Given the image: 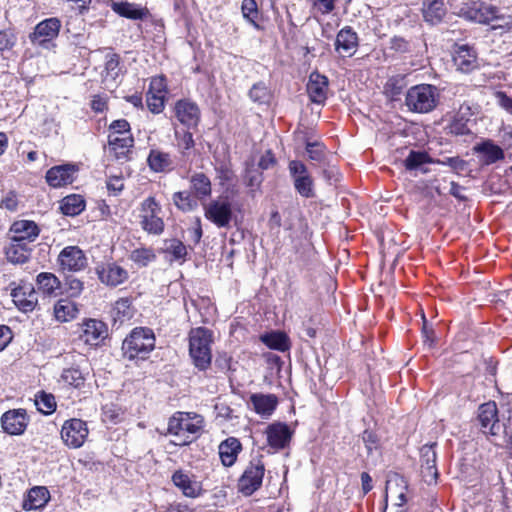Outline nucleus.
Masks as SVG:
<instances>
[{"label": "nucleus", "instance_id": "obj_1", "mask_svg": "<svg viewBox=\"0 0 512 512\" xmlns=\"http://www.w3.org/2000/svg\"><path fill=\"white\" fill-rule=\"evenodd\" d=\"M204 425L203 417L192 412H177L168 423L171 442L177 446L190 444L198 437Z\"/></svg>", "mask_w": 512, "mask_h": 512}, {"label": "nucleus", "instance_id": "obj_2", "mask_svg": "<svg viewBox=\"0 0 512 512\" xmlns=\"http://www.w3.org/2000/svg\"><path fill=\"white\" fill-rule=\"evenodd\" d=\"M212 332L203 327H197L189 333V353L197 368L207 369L211 364Z\"/></svg>", "mask_w": 512, "mask_h": 512}, {"label": "nucleus", "instance_id": "obj_3", "mask_svg": "<svg viewBox=\"0 0 512 512\" xmlns=\"http://www.w3.org/2000/svg\"><path fill=\"white\" fill-rule=\"evenodd\" d=\"M155 347V336L149 328H135L124 340L122 350L130 359H145Z\"/></svg>", "mask_w": 512, "mask_h": 512}, {"label": "nucleus", "instance_id": "obj_4", "mask_svg": "<svg viewBox=\"0 0 512 512\" xmlns=\"http://www.w3.org/2000/svg\"><path fill=\"white\" fill-rule=\"evenodd\" d=\"M438 101L437 90L429 84L411 87L406 94V105L414 112L427 113L432 111Z\"/></svg>", "mask_w": 512, "mask_h": 512}, {"label": "nucleus", "instance_id": "obj_5", "mask_svg": "<svg viewBox=\"0 0 512 512\" xmlns=\"http://www.w3.org/2000/svg\"><path fill=\"white\" fill-rule=\"evenodd\" d=\"M140 225L148 234L160 235L164 231L162 207L155 197H148L140 204Z\"/></svg>", "mask_w": 512, "mask_h": 512}, {"label": "nucleus", "instance_id": "obj_6", "mask_svg": "<svg viewBox=\"0 0 512 512\" xmlns=\"http://www.w3.org/2000/svg\"><path fill=\"white\" fill-rule=\"evenodd\" d=\"M204 216L218 228H227L233 217L232 203L227 196H220L205 204Z\"/></svg>", "mask_w": 512, "mask_h": 512}, {"label": "nucleus", "instance_id": "obj_7", "mask_svg": "<svg viewBox=\"0 0 512 512\" xmlns=\"http://www.w3.org/2000/svg\"><path fill=\"white\" fill-rule=\"evenodd\" d=\"M89 435L87 423L78 418L66 420L60 430L61 440L70 449H78L84 445Z\"/></svg>", "mask_w": 512, "mask_h": 512}, {"label": "nucleus", "instance_id": "obj_8", "mask_svg": "<svg viewBox=\"0 0 512 512\" xmlns=\"http://www.w3.org/2000/svg\"><path fill=\"white\" fill-rule=\"evenodd\" d=\"M264 473L265 466L261 460L251 461L238 481L239 491L246 496L252 495L261 487Z\"/></svg>", "mask_w": 512, "mask_h": 512}, {"label": "nucleus", "instance_id": "obj_9", "mask_svg": "<svg viewBox=\"0 0 512 512\" xmlns=\"http://www.w3.org/2000/svg\"><path fill=\"white\" fill-rule=\"evenodd\" d=\"M289 172L296 191L302 197L312 198L315 196L313 179L302 162L297 160L290 161Z\"/></svg>", "mask_w": 512, "mask_h": 512}, {"label": "nucleus", "instance_id": "obj_10", "mask_svg": "<svg viewBox=\"0 0 512 512\" xmlns=\"http://www.w3.org/2000/svg\"><path fill=\"white\" fill-rule=\"evenodd\" d=\"M96 274L100 282L106 286L116 287L129 278L127 269L117 262H106L96 266Z\"/></svg>", "mask_w": 512, "mask_h": 512}, {"label": "nucleus", "instance_id": "obj_11", "mask_svg": "<svg viewBox=\"0 0 512 512\" xmlns=\"http://www.w3.org/2000/svg\"><path fill=\"white\" fill-rule=\"evenodd\" d=\"M15 306L22 312H32L38 303V297L32 284L22 282L11 289Z\"/></svg>", "mask_w": 512, "mask_h": 512}, {"label": "nucleus", "instance_id": "obj_12", "mask_svg": "<svg viewBox=\"0 0 512 512\" xmlns=\"http://www.w3.org/2000/svg\"><path fill=\"white\" fill-rule=\"evenodd\" d=\"M57 263L61 270L77 272L87 265V258L78 246H67L58 255Z\"/></svg>", "mask_w": 512, "mask_h": 512}, {"label": "nucleus", "instance_id": "obj_13", "mask_svg": "<svg viewBox=\"0 0 512 512\" xmlns=\"http://www.w3.org/2000/svg\"><path fill=\"white\" fill-rule=\"evenodd\" d=\"M166 94L167 85L164 77L156 76L151 78L146 102L152 113L158 114L163 111Z\"/></svg>", "mask_w": 512, "mask_h": 512}, {"label": "nucleus", "instance_id": "obj_14", "mask_svg": "<svg viewBox=\"0 0 512 512\" xmlns=\"http://www.w3.org/2000/svg\"><path fill=\"white\" fill-rule=\"evenodd\" d=\"M78 167L75 164H63L50 168L45 175L46 182L52 188H61L72 184Z\"/></svg>", "mask_w": 512, "mask_h": 512}, {"label": "nucleus", "instance_id": "obj_15", "mask_svg": "<svg viewBox=\"0 0 512 512\" xmlns=\"http://www.w3.org/2000/svg\"><path fill=\"white\" fill-rule=\"evenodd\" d=\"M478 420L484 433L497 436L501 430L495 402L489 401L478 409Z\"/></svg>", "mask_w": 512, "mask_h": 512}, {"label": "nucleus", "instance_id": "obj_16", "mask_svg": "<svg viewBox=\"0 0 512 512\" xmlns=\"http://www.w3.org/2000/svg\"><path fill=\"white\" fill-rule=\"evenodd\" d=\"M406 491L407 482L402 476L399 474L389 475L385 487V509L388 499H391L395 506L403 507L407 501Z\"/></svg>", "mask_w": 512, "mask_h": 512}, {"label": "nucleus", "instance_id": "obj_17", "mask_svg": "<svg viewBox=\"0 0 512 512\" xmlns=\"http://www.w3.org/2000/svg\"><path fill=\"white\" fill-rule=\"evenodd\" d=\"M29 419L24 409H13L1 417L3 430L10 435H21L27 428Z\"/></svg>", "mask_w": 512, "mask_h": 512}, {"label": "nucleus", "instance_id": "obj_18", "mask_svg": "<svg viewBox=\"0 0 512 512\" xmlns=\"http://www.w3.org/2000/svg\"><path fill=\"white\" fill-rule=\"evenodd\" d=\"M267 442L273 449L279 450L285 448L293 435L290 427L281 422L270 424L266 429Z\"/></svg>", "mask_w": 512, "mask_h": 512}, {"label": "nucleus", "instance_id": "obj_19", "mask_svg": "<svg viewBox=\"0 0 512 512\" xmlns=\"http://www.w3.org/2000/svg\"><path fill=\"white\" fill-rule=\"evenodd\" d=\"M60 28L61 22L58 18L45 19L36 25L31 41L39 45L49 42L58 36Z\"/></svg>", "mask_w": 512, "mask_h": 512}, {"label": "nucleus", "instance_id": "obj_20", "mask_svg": "<svg viewBox=\"0 0 512 512\" xmlns=\"http://www.w3.org/2000/svg\"><path fill=\"white\" fill-rule=\"evenodd\" d=\"M421 474L427 484L436 483L438 470L436 468L435 445H424L420 450Z\"/></svg>", "mask_w": 512, "mask_h": 512}, {"label": "nucleus", "instance_id": "obj_21", "mask_svg": "<svg viewBox=\"0 0 512 512\" xmlns=\"http://www.w3.org/2000/svg\"><path fill=\"white\" fill-rule=\"evenodd\" d=\"M172 481L186 497L196 498L202 494V484L194 475L179 470L173 474Z\"/></svg>", "mask_w": 512, "mask_h": 512}, {"label": "nucleus", "instance_id": "obj_22", "mask_svg": "<svg viewBox=\"0 0 512 512\" xmlns=\"http://www.w3.org/2000/svg\"><path fill=\"white\" fill-rule=\"evenodd\" d=\"M328 79L318 72H313L309 76L307 83V93L312 102L322 104L327 98Z\"/></svg>", "mask_w": 512, "mask_h": 512}, {"label": "nucleus", "instance_id": "obj_23", "mask_svg": "<svg viewBox=\"0 0 512 512\" xmlns=\"http://www.w3.org/2000/svg\"><path fill=\"white\" fill-rule=\"evenodd\" d=\"M10 232L12 234L11 239L26 242L29 245L39 235V228L37 224L30 220H18L11 226Z\"/></svg>", "mask_w": 512, "mask_h": 512}, {"label": "nucleus", "instance_id": "obj_24", "mask_svg": "<svg viewBox=\"0 0 512 512\" xmlns=\"http://www.w3.org/2000/svg\"><path fill=\"white\" fill-rule=\"evenodd\" d=\"M465 15L468 19L481 24H490L494 20L501 18L500 10L493 5L487 4H479L469 7L465 12Z\"/></svg>", "mask_w": 512, "mask_h": 512}, {"label": "nucleus", "instance_id": "obj_25", "mask_svg": "<svg viewBox=\"0 0 512 512\" xmlns=\"http://www.w3.org/2000/svg\"><path fill=\"white\" fill-rule=\"evenodd\" d=\"M175 115L187 127H195L200 119L198 106L189 100H180L176 103Z\"/></svg>", "mask_w": 512, "mask_h": 512}, {"label": "nucleus", "instance_id": "obj_26", "mask_svg": "<svg viewBox=\"0 0 512 512\" xmlns=\"http://www.w3.org/2000/svg\"><path fill=\"white\" fill-rule=\"evenodd\" d=\"M107 336V327L100 320L89 319L82 326V340L89 345H97Z\"/></svg>", "mask_w": 512, "mask_h": 512}, {"label": "nucleus", "instance_id": "obj_27", "mask_svg": "<svg viewBox=\"0 0 512 512\" xmlns=\"http://www.w3.org/2000/svg\"><path fill=\"white\" fill-rule=\"evenodd\" d=\"M357 46V34L350 27H344L338 32L335 49L341 56H352L356 52Z\"/></svg>", "mask_w": 512, "mask_h": 512}, {"label": "nucleus", "instance_id": "obj_28", "mask_svg": "<svg viewBox=\"0 0 512 512\" xmlns=\"http://www.w3.org/2000/svg\"><path fill=\"white\" fill-rule=\"evenodd\" d=\"M453 61L457 69L465 73L478 67L476 52L467 45H461L456 49Z\"/></svg>", "mask_w": 512, "mask_h": 512}, {"label": "nucleus", "instance_id": "obj_29", "mask_svg": "<svg viewBox=\"0 0 512 512\" xmlns=\"http://www.w3.org/2000/svg\"><path fill=\"white\" fill-rule=\"evenodd\" d=\"M38 290L47 297H57L62 293V284L59 278L50 272H41L36 277Z\"/></svg>", "mask_w": 512, "mask_h": 512}, {"label": "nucleus", "instance_id": "obj_30", "mask_svg": "<svg viewBox=\"0 0 512 512\" xmlns=\"http://www.w3.org/2000/svg\"><path fill=\"white\" fill-rule=\"evenodd\" d=\"M147 163L149 168L156 173H167L174 168V161L171 154L160 149L150 150Z\"/></svg>", "mask_w": 512, "mask_h": 512}, {"label": "nucleus", "instance_id": "obj_31", "mask_svg": "<svg viewBox=\"0 0 512 512\" xmlns=\"http://www.w3.org/2000/svg\"><path fill=\"white\" fill-rule=\"evenodd\" d=\"M49 500V490L44 486H35L28 491L22 507L24 510H39L44 508Z\"/></svg>", "mask_w": 512, "mask_h": 512}, {"label": "nucleus", "instance_id": "obj_32", "mask_svg": "<svg viewBox=\"0 0 512 512\" xmlns=\"http://www.w3.org/2000/svg\"><path fill=\"white\" fill-rule=\"evenodd\" d=\"M253 409L262 417H269L277 406V398L272 394H253L250 397Z\"/></svg>", "mask_w": 512, "mask_h": 512}, {"label": "nucleus", "instance_id": "obj_33", "mask_svg": "<svg viewBox=\"0 0 512 512\" xmlns=\"http://www.w3.org/2000/svg\"><path fill=\"white\" fill-rule=\"evenodd\" d=\"M474 151L481 155V161L486 165L493 164L504 158V152L502 148L490 140L476 145L474 147Z\"/></svg>", "mask_w": 512, "mask_h": 512}, {"label": "nucleus", "instance_id": "obj_34", "mask_svg": "<svg viewBox=\"0 0 512 512\" xmlns=\"http://www.w3.org/2000/svg\"><path fill=\"white\" fill-rule=\"evenodd\" d=\"M241 443L237 438H227L219 445V456L224 466H232L241 451Z\"/></svg>", "mask_w": 512, "mask_h": 512}, {"label": "nucleus", "instance_id": "obj_35", "mask_svg": "<svg viewBox=\"0 0 512 512\" xmlns=\"http://www.w3.org/2000/svg\"><path fill=\"white\" fill-rule=\"evenodd\" d=\"M190 187L192 193L199 200L208 198L212 193V183L210 178L203 172H195L190 177Z\"/></svg>", "mask_w": 512, "mask_h": 512}, {"label": "nucleus", "instance_id": "obj_36", "mask_svg": "<svg viewBox=\"0 0 512 512\" xmlns=\"http://www.w3.org/2000/svg\"><path fill=\"white\" fill-rule=\"evenodd\" d=\"M5 254L9 262L14 264H23L30 257L31 248L26 242H19L11 239L10 244L6 248Z\"/></svg>", "mask_w": 512, "mask_h": 512}, {"label": "nucleus", "instance_id": "obj_37", "mask_svg": "<svg viewBox=\"0 0 512 512\" xmlns=\"http://www.w3.org/2000/svg\"><path fill=\"white\" fill-rule=\"evenodd\" d=\"M110 149L113 151L117 159L127 158L134 145V138L131 133H126L122 138L108 136Z\"/></svg>", "mask_w": 512, "mask_h": 512}, {"label": "nucleus", "instance_id": "obj_38", "mask_svg": "<svg viewBox=\"0 0 512 512\" xmlns=\"http://www.w3.org/2000/svg\"><path fill=\"white\" fill-rule=\"evenodd\" d=\"M134 315L132 302L129 298H120L117 300L111 310V317L114 324L122 325L129 321Z\"/></svg>", "mask_w": 512, "mask_h": 512}, {"label": "nucleus", "instance_id": "obj_39", "mask_svg": "<svg viewBox=\"0 0 512 512\" xmlns=\"http://www.w3.org/2000/svg\"><path fill=\"white\" fill-rule=\"evenodd\" d=\"M111 7L120 16L133 20L143 19L147 14L146 9L129 2H113Z\"/></svg>", "mask_w": 512, "mask_h": 512}, {"label": "nucleus", "instance_id": "obj_40", "mask_svg": "<svg viewBox=\"0 0 512 512\" xmlns=\"http://www.w3.org/2000/svg\"><path fill=\"white\" fill-rule=\"evenodd\" d=\"M77 313L76 304L68 299H60L54 306V316L59 322H69L77 316Z\"/></svg>", "mask_w": 512, "mask_h": 512}, {"label": "nucleus", "instance_id": "obj_41", "mask_svg": "<svg viewBox=\"0 0 512 512\" xmlns=\"http://www.w3.org/2000/svg\"><path fill=\"white\" fill-rule=\"evenodd\" d=\"M423 14L426 21L435 24L445 15L443 0H424Z\"/></svg>", "mask_w": 512, "mask_h": 512}, {"label": "nucleus", "instance_id": "obj_42", "mask_svg": "<svg viewBox=\"0 0 512 512\" xmlns=\"http://www.w3.org/2000/svg\"><path fill=\"white\" fill-rule=\"evenodd\" d=\"M60 209L65 215L76 216L85 209V201L80 195H68L62 199Z\"/></svg>", "mask_w": 512, "mask_h": 512}, {"label": "nucleus", "instance_id": "obj_43", "mask_svg": "<svg viewBox=\"0 0 512 512\" xmlns=\"http://www.w3.org/2000/svg\"><path fill=\"white\" fill-rule=\"evenodd\" d=\"M198 198L189 191L175 192L172 196L174 205L183 212H190L197 208Z\"/></svg>", "mask_w": 512, "mask_h": 512}, {"label": "nucleus", "instance_id": "obj_44", "mask_svg": "<svg viewBox=\"0 0 512 512\" xmlns=\"http://www.w3.org/2000/svg\"><path fill=\"white\" fill-rule=\"evenodd\" d=\"M61 381L75 389H81L86 381L85 374L78 368H67L61 373Z\"/></svg>", "mask_w": 512, "mask_h": 512}, {"label": "nucleus", "instance_id": "obj_45", "mask_svg": "<svg viewBox=\"0 0 512 512\" xmlns=\"http://www.w3.org/2000/svg\"><path fill=\"white\" fill-rule=\"evenodd\" d=\"M261 340L271 349L279 351H285L289 349L288 337L282 332H272L265 334L261 337Z\"/></svg>", "mask_w": 512, "mask_h": 512}, {"label": "nucleus", "instance_id": "obj_46", "mask_svg": "<svg viewBox=\"0 0 512 512\" xmlns=\"http://www.w3.org/2000/svg\"><path fill=\"white\" fill-rule=\"evenodd\" d=\"M129 259L137 266L145 267L156 259V254L152 248L140 247L130 253Z\"/></svg>", "mask_w": 512, "mask_h": 512}, {"label": "nucleus", "instance_id": "obj_47", "mask_svg": "<svg viewBox=\"0 0 512 512\" xmlns=\"http://www.w3.org/2000/svg\"><path fill=\"white\" fill-rule=\"evenodd\" d=\"M432 162L433 161L428 153L412 150L404 160V165L407 170H417L420 169L423 165Z\"/></svg>", "mask_w": 512, "mask_h": 512}, {"label": "nucleus", "instance_id": "obj_48", "mask_svg": "<svg viewBox=\"0 0 512 512\" xmlns=\"http://www.w3.org/2000/svg\"><path fill=\"white\" fill-rule=\"evenodd\" d=\"M35 404L37 409L46 415L53 413L57 406L55 397L45 392L36 395Z\"/></svg>", "mask_w": 512, "mask_h": 512}, {"label": "nucleus", "instance_id": "obj_49", "mask_svg": "<svg viewBox=\"0 0 512 512\" xmlns=\"http://www.w3.org/2000/svg\"><path fill=\"white\" fill-rule=\"evenodd\" d=\"M175 138H176V146L179 150V152L186 156L188 155V151L192 149L195 145L193 135L190 132L184 131V132H175Z\"/></svg>", "mask_w": 512, "mask_h": 512}, {"label": "nucleus", "instance_id": "obj_50", "mask_svg": "<svg viewBox=\"0 0 512 512\" xmlns=\"http://www.w3.org/2000/svg\"><path fill=\"white\" fill-rule=\"evenodd\" d=\"M243 17L247 19L255 28H259L257 23L258 8L255 0H243L241 5Z\"/></svg>", "mask_w": 512, "mask_h": 512}, {"label": "nucleus", "instance_id": "obj_51", "mask_svg": "<svg viewBox=\"0 0 512 512\" xmlns=\"http://www.w3.org/2000/svg\"><path fill=\"white\" fill-rule=\"evenodd\" d=\"M105 76L104 81L112 80L115 81L119 76V58L116 54L107 56L105 62Z\"/></svg>", "mask_w": 512, "mask_h": 512}, {"label": "nucleus", "instance_id": "obj_52", "mask_svg": "<svg viewBox=\"0 0 512 512\" xmlns=\"http://www.w3.org/2000/svg\"><path fill=\"white\" fill-rule=\"evenodd\" d=\"M249 96L254 102H265L269 97L268 88L264 83L254 84L249 91Z\"/></svg>", "mask_w": 512, "mask_h": 512}, {"label": "nucleus", "instance_id": "obj_53", "mask_svg": "<svg viewBox=\"0 0 512 512\" xmlns=\"http://www.w3.org/2000/svg\"><path fill=\"white\" fill-rule=\"evenodd\" d=\"M312 5V10L314 12L320 13L322 15L330 14L334 8L336 0H309Z\"/></svg>", "mask_w": 512, "mask_h": 512}, {"label": "nucleus", "instance_id": "obj_54", "mask_svg": "<svg viewBox=\"0 0 512 512\" xmlns=\"http://www.w3.org/2000/svg\"><path fill=\"white\" fill-rule=\"evenodd\" d=\"M449 130L455 135H465L470 132L468 121L463 117H455L449 125Z\"/></svg>", "mask_w": 512, "mask_h": 512}, {"label": "nucleus", "instance_id": "obj_55", "mask_svg": "<svg viewBox=\"0 0 512 512\" xmlns=\"http://www.w3.org/2000/svg\"><path fill=\"white\" fill-rule=\"evenodd\" d=\"M66 289L71 297H77L83 290V283L75 277H68L66 279Z\"/></svg>", "mask_w": 512, "mask_h": 512}, {"label": "nucleus", "instance_id": "obj_56", "mask_svg": "<svg viewBox=\"0 0 512 512\" xmlns=\"http://www.w3.org/2000/svg\"><path fill=\"white\" fill-rule=\"evenodd\" d=\"M15 35L10 30L0 31V51L9 50L15 44Z\"/></svg>", "mask_w": 512, "mask_h": 512}, {"label": "nucleus", "instance_id": "obj_57", "mask_svg": "<svg viewBox=\"0 0 512 512\" xmlns=\"http://www.w3.org/2000/svg\"><path fill=\"white\" fill-rule=\"evenodd\" d=\"M245 178L251 188H258L262 182V174L254 169H247Z\"/></svg>", "mask_w": 512, "mask_h": 512}, {"label": "nucleus", "instance_id": "obj_58", "mask_svg": "<svg viewBox=\"0 0 512 512\" xmlns=\"http://www.w3.org/2000/svg\"><path fill=\"white\" fill-rule=\"evenodd\" d=\"M118 132V133H131L130 124L125 119H118L113 121L109 126V133Z\"/></svg>", "mask_w": 512, "mask_h": 512}, {"label": "nucleus", "instance_id": "obj_59", "mask_svg": "<svg viewBox=\"0 0 512 512\" xmlns=\"http://www.w3.org/2000/svg\"><path fill=\"white\" fill-rule=\"evenodd\" d=\"M169 251L175 260L184 259L187 254L186 246L179 241L173 242L169 247Z\"/></svg>", "mask_w": 512, "mask_h": 512}, {"label": "nucleus", "instance_id": "obj_60", "mask_svg": "<svg viewBox=\"0 0 512 512\" xmlns=\"http://www.w3.org/2000/svg\"><path fill=\"white\" fill-rule=\"evenodd\" d=\"M0 206L9 211H15L18 206V200H17L16 194L14 192H8L1 200Z\"/></svg>", "mask_w": 512, "mask_h": 512}, {"label": "nucleus", "instance_id": "obj_61", "mask_svg": "<svg viewBox=\"0 0 512 512\" xmlns=\"http://www.w3.org/2000/svg\"><path fill=\"white\" fill-rule=\"evenodd\" d=\"M439 163L443 165H447L453 168L457 172H462L465 170L466 162L459 157H448L443 161H439Z\"/></svg>", "mask_w": 512, "mask_h": 512}, {"label": "nucleus", "instance_id": "obj_62", "mask_svg": "<svg viewBox=\"0 0 512 512\" xmlns=\"http://www.w3.org/2000/svg\"><path fill=\"white\" fill-rule=\"evenodd\" d=\"M91 108L96 113H102L107 109V98L103 95H94L91 100Z\"/></svg>", "mask_w": 512, "mask_h": 512}, {"label": "nucleus", "instance_id": "obj_63", "mask_svg": "<svg viewBox=\"0 0 512 512\" xmlns=\"http://www.w3.org/2000/svg\"><path fill=\"white\" fill-rule=\"evenodd\" d=\"M124 188V182L121 177H111L107 181V189L109 192H111L113 195H117L120 193Z\"/></svg>", "mask_w": 512, "mask_h": 512}, {"label": "nucleus", "instance_id": "obj_64", "mask_svg": "<svg viewBox=\"0 0 512 512\" xmlns=\"http://www.w3.org/2000/svg\"><path fill=\"white\" fill-rule=\"evenodd\" d=\"M363 441L369 452L377 448L378 439L373 432L365 430L363 433Z\"/></svg>", "mask_w": 512, "mask_h": 512}]
</instances>
